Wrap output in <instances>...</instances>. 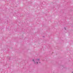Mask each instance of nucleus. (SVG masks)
<instances>
[{"instance_id":"f257e3e1","label":"nucleus","mask_w":73,"mask_h":73,"mask_svg":"<svg viewBox=\"0 0 73 73\" xmlns=\"http://www.w3.org/2000/svg\"><path fill=\"white\" fill-rule=\"evenodd\" d=\"M36 61H39V59H37L36 60Z\"/></svg>"},{"instance_id":"f03ea898","label":"nucleus","mask_w":73,"mask_h":73,"mask_svg":"<svg viewBox=\"0 0 73 73\" xmlns=\"http://www.w3.org/2000/svg\"><path fill=\"white\" fill-rule=\"evenodd\" d=\"M33 61H34L35 64V61H34V59H33Z\"/></svg>"},{"instance_id":"7ed1b4c3","label":"nucleus","mask_w":73,"mask_h":73,"mask_svg":"<svg viewBox=\"0 0 73 73\" xmlns=\"http://www.w3.org/2000/svg\"><path fill=\"white\" fill-rule=\"evenodd\" d=\"M36 64H38V62H36Z\"/></svg>"},{"instance_id":"20e7f679","label":"nucleus","mask_w":73,"mask_h":73,"mask_svg":"<svg viewBox=\"0 0 73 73\" xmlns=\"http://www.w3.org/2000/svg\"><path fill=\"white\" fill-rule=\"evenodd\" d=\"M72 73H73V72H72Z\"/></svg>"}]
</instances>
